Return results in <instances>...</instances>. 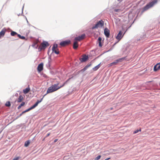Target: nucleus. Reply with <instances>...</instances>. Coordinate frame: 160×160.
Masks as SVG:
<instances>
[{"instance_id":"bb28decb","label":"nucleus","mask_w":160,"mask_h":160,"mask_svg":"<svg viewBox=\"0 0 160 160\" xmlns=\"http://www.w3.org/2000/svg\"><path fill=\"white\" fill-rule=\"evenodd\" d=\"M101 155H98V156L97 157H96L95 159L94 160H98L100 158H101Z\"/></svg>"},{"instance_id":"6e6552de","label":"nucleus","mask_w":160,"mask_h":160,"mask_svg":"<svg viewBox=\"0 0 160 160\" xmlns=\"http://www.w3.org/2000/svg\"><path fill=\"white\" fill-rule=\"evenodd\" d=\"M85 34H83L80 36L75 37L74 40L75 41H80L81 40L83 39L85 37Z\"/></svg>"},{"instance_id":"7ed1b4c3","label":"nucleus","mask_w":160,"mask_h":160,"mask_svg":"<svg viewBox=\"0 0 160 160\" xmlns=\"http://www.w3.org/2000/svg\"><path fill=\"white\" fill-rule=\"evenodd\" d=\"M43 99V98H42L40 100H38L37 102H36V103L33 105V106H32V107H31L30 108H28V109L26 110L23 111V113H25L27 112H28L30 110L33 109L35 108L36 106H37L38 104L39 103H40L42 100Z\"/></svg>"},{"instance_id":"7c9ffc66","label":"nucleus","mask_w":160,"mask_h":160,"mask_svg":"<svg viewBox=\"0 0 160 160\" xmlns=\"http://www.w3.org/2000/svg\"><path fill=\"white\" fill-rule=\"evenodd\" d=\"M24 113H23V112H22L21 113L20 115H19V116H18L17 118H19V117H20V116H21Z\"/></svg>"},{"instance_id":"39448f33","label":"nucleus","mask_w":160,"mask_h":160,"mask_svg":"<svg viewBox=\"0 0 160 160\" xmlns=\"http://www.w3.org/2000/svg\"><path fill=\"white\" fill-rule=\"evenodd\" d=\"M103 25L104 22L102 20H101L99 21V22L95 25V26L92 27V29H93L96 28H98L99 27H102L103 26Z\"/></svg>"},{"instance_id":"cd10ccee","label":"nucleus","mask_w":160,"mask_h":160,"mask_svg":"<svg viewBox=\"0 0 160 160\" xmlns=\"http://www.w3.org/2000/svg\"><path fill=\"white\" fill-rule=\"evenodd\" d=\"M20 158V157H18L14 158H13V159L12 160H18Z\"/></svg>"},{"instance_id":"2f4dec72","label":"nucleus","mask_w":160,"mask_h":160,"mask_svg":"<svg viewBox=\"0 0 160 160\" xmlns=\"http://www.w3.org/2000/svg\"><path fill=\"white\" fill-rule=\"evenodd\" d=\"M114 11H115L116 12H118L119 11V9H115L114 10Z\"/></svg>"},{"instance_id":"aec40b11","label":"nucleus","mask_w":160,"mask_h":160,"mask_svg":"<svg viewBox=\"0 0 160 160\" xmlns=\"http://www.w3.org/2000/svg\"><path fill=\"white\" fill-rule=\"evenodd\" d=\"M52 51L53 52H54L57 54H58L59 52L58 48L57 49H54V50L53 49V50H52Z\"/></svg>"},{"instance_id":"c85d7f7f","label":"nucleus","mask_w":160,"mask_h":160,"mask_svg":"<svg viewBox=\"0 0 160 160\" xmlns=\"http://www.w3.org/2000/svg\"><path fill=\"white\" fill-rule=\"evenodd\" d=\"M25 103L24 102H22V103L20 105L22 107V106H23Z\"/></svg>"},{"instance_id":"6ab92c4d","label":"nucleus","mask_w":160,"mask_h":160,"mask_svg":"<svg viewBox=\"0 0 160 160\" xmlns=\"http://www.w3.org/2000/svg\"><path fill=\"white\" fill-rule=\"evenodd\" d=\"M102 40V38L101 37H99L98 38V40L99 43V46L100 47H101L102 46L101 42Z\"/></svg>"},{"instance_id":"f3484780","label":"nucleus","mask_w":160,"mask_h":160,"mask_svg":"<svg viewBox=\"0 0 160 160\" xmlns=\"http://www.w3.org/2000/svg\"><path fill=\"white\" fill-rule=\"evenodd\" d=\"M30 91V88L29 87L26 88L25 89L23 90V92L25 94H26L28 93Z\"/></svg>"},{"instance_id":"a211bd4d","label":"nucleus","mask_w":160,"mask_h":160,"mask_svg":"<svg viewBox=\"0 0 160 160\" xmlns=\"http://www.w3.org/2000/svg\"><path fill=\"white\" fill-rule=\"evenodd\" d=\"M101 63L98 64L97 66L93 68H92V70L93 71H97L100 67L101 65Z\"/></svg>"},{"instance_id":"c9c22d12","label":"nucleus","mask_w":160,"mask_h":160,"mask_svg":"<svg viewBox=\"0 0 160 160\" xmlns=\"http://www.w3.org/2000/svg\"><path fill=\"white\" fill-rule=\"evenodd\" d=\"M110 159V158H108L105 159L104 160H108Z\"/></svg>"},{"instance_id":"e433bc0d","label":"nucleus","mask_w":160,"mask_h":160,"mask_svg":"<svg viewBox=\"0 0 160 160\" xmlns=\"http://www.w3.org/2000/svg\"><path fill=\"white\" fill-rule=\"evenodd\" d=\"M58 140V139H55L54 140V142H56Z\"/></svg>"},{"instance_id":"f03ea898","label":"nucleus","mask_w":160,"mask_h":160,"mask_svg":"<svg viewBox=\"0 0 160 160\" xmlns=\"http://www.w3.org/2000/svg\"><path fill=\"white\" fill-rule=\"evenodd\" d=\"M157 0H154L152 2H149L142 8V12H144L145 11L149 9V8L152 7L155 4L157 3Z\"/></svg>"},{"instance_id":"f8f14e48","label":"nucleus","mask_w":160,"mask_h":160,"mask_svg":"<svg viewBox=\"0 0 160 160\" xmlns=\"http://www.w3.org/2000/svg\"><path fill=\"white\" fill-rule=\"evenodd\" d=\"M104 33L106 37L108 38L110 35V31L109 29L106 28L104 30Z\"/></svg>"},{"instance_id":"9b49d317","label":"nucleus","mask_w":160,"mask_h":160,"mask_svg":"<svg viewBox=\"0 0 160 160\" xmlns=\"http://www.w3.org/2000/svg\"><path fill=\"white\" fill-rule=\"evenodd\" d=\"M88 57L86 55H83L81 58H80V60L81 62H85L88 59Z\"/></svg>"},{"instance_id":"473e14b6","label":"nucleus","mask_w":160,"mask_h":160,"mask_svg":"<svg viewBox=\"0 0 160 160\" xmlns=\"http://www.w3.org/2000/svg\"><path fill=\"white\" fill-rule=\"evenodd\" d=\"M18 37L20 38L21 36L20 34H17Z\"/></svg>"},{"instance_id":"72a5a7b5","label":"nucleus","mask_w":160,"mask_h":160,"mask_svg":"<svg viewBox=\"0 0 160 160\" xmlns=\"http://www.w3.org/2000/svg\"><path fill=\"white\" fill-rule=\"evenodd\" d=\"M21 107L19 105L18 107V109H19L21 108Z\"/></svg>"},{"instance_id":"9d476101","label":"nucleus","mask_w":160,"mask_h":160,"mask_svg":"<svg viewBox=\"0 0 160 160\" xmlns=\"http://www.w3.org/2000/svg\"><path fill=\"white\" fill-rule=\"evenodd\" d=\"M6 31L7 29L5 28H4L2 29L1 31L0 32V38L3 37L4 36Z\"/></svg>"},{"instance_id":"58836bf2","label":"nucleus","mask_w":160,"mask_h":160,"mask_svg":"<svg viewBox=\"0 0 160 160\" xmlns=\"http://www.w3.org/2000/svg\"><path fill=\"white\" fill-rule=\"evenodd\" d=\"M110 110H112V109H113V108H110Z\"/></svg>"},{"instance_id":"412c9836","label":"nucleus","mask_w":160,"mask_h":160,"mask_svg":"<svg viewBox=\"0 0 160 160\" xmlns=\"http://www.w3.org/2000/svg\"><path fill=\"white\" fill-rule=\"evenodd\" d=\"M30 143V142L29 141H27L25 142L24 146L25 147H27L29 145Z\"/></svg>"},{"instance_id":"f257e3e1","label":"nucleus","mask_w":160,"mask_h":160,"mask_svg":"<svg viewBox=\"0 0 160 160\" xmlns=\"http://www.w3.org/2000/svg\"><path fill=\"white\" fill-rule=\"evenodd\" d=\"M67 82V81H66V82H64L62 85H61L60 86H58V85L59 84L58 83H57L54 84L52 85L51 86H50L48 88V89L47 91V93L45 94L43 96L42 98H43L47 94L55 92V91L58 90L60 88H61L62 87L65 85V84Z\"/></svg>"},{"instance_id":"4be33fe9","label":"nucleus","mask_w":160,"mask_h":160,"mask_svg":"<svg viewBox=\"0 0 160 160\" xmlns=\"http://www.w3.org/2000/svg\"><path fill=\"white\" fill-rule=\"evenodd\" d=\"M58 49V45L56 44H54L52 47V50Z\"/></svg>"},{"instance_id":"20e7f679","label":"nucleus","mask_w":160,"mask_h":160,"mask_svg":"<svg viewBox=\"0 0 160 160\" xmlns=\"http://www.w3.org/2000/svg\"><path fill=\"white\" fill-rule=\"evenodd\" d=\"M125 59V58H119L117 60H116V61H115L114 62L111 63H109L108 64L107 66L108 67H110L112 66L115 65H117V64L119 62H121L122 60H123Z\"/></svg>"},{"instance_id":"0eeeda50","label":"nucleus","mask_w":160,"mask_h":160,"mask_svg":"<svg viewBox=\"0 0 160 160\" xmlns=\"http://www.w3.org/2000/svg\"><path fill=\"white\" fill-rule=\"evenodd\" d=\"M125 33L122 35V33L121 31H120L118 34L117 36L116 37V38L118 40V42L123 37Z\"/></svg>"},{"instance_id":"f704fd0d","label":"nucleus","mask_w":160,"mask_h":160,"mask_svg":"<svg viewBox=\"0 0 160 160\" xmlns=\"http://www.w3.org/2000/svg\"><path fill=\"white\" fill-rule=\"evenodd\" d=\"M50 133H48L47 134V136H46V137H48V136L50 135Z\"/></svg>"},{"instance_id":"423d86ee","label":"nucleus","mask_w":160,"mask_h":160,"mask_svg":"<svg viewBox=\"0 0 160 160\" xmlns=\"http://www.w3.org/2000/svg\"><path fill=\"white\" fill-rule=\"evenodd\" d=\"M49 44L48 42H43L41 43L39 47V49L40 51L44 49L46 47L49 46Z\"/></svg>"},{"instance_id":"dca6fc26","label":"nucleus","mask_w":160,"mask_h":160,"mask_svg":"<svg viewBox=\"0 0 160 160\" xmlns=\"http://www.w3.org/2000/svg\"><path fill=\"white\" fill-rule=\"evenodd\" d=\"M23 99V97L21 95H20L17 99V102H22Z\"/></svg>"},{"instance_id":"b1692460","label":"nucleus","mask_w":160,"mask_h":160,"mask_svg":"<svg viewBox=\"0 0 160 160\" xmlns=\"http://www.w3.org/2000/svg\"><path fill=\"white\" fill-rule=\"evenodd\" d=\"M5 106L7 107H10L11 106L10 102L9 101L7 102L5 104Z\"/></svg>"},{"instance_id":"a878e982","label":"nucleus","mask_w":160,"mask_h":160,"mask_svg":"<svg viewBox=\"0 0 160 160\" xmlns=\"http://www.w3.org/2000/svg\"><path fill=\"white\" fill-rule=\"evenodd\" d=\"M141 129H140L139 130H136L133 132V133L134 134H136V133H138L139 131L141 132Z\"/></svg>"},{"instance_id":"393cba45","label":"nucleus","mask_w":160,"mask_h":160,"mask_svg":"<svg viewBox=\"0 0 160 160\" xmlns=\"http://www.w3.org/2000/svg\"><path fill=\"white\" fill-rule=\"evenodd\" d=\"M91 65V64H90L86 66L83 69V70L84 71L86 70L88 68L89 66H90Z\"/></svg>"},{"instance_id":"4c0bfd02","label":"nucleus","mask_w":160,"mask_h":160,"mask_svg":"<svg viewBox=\"0 0 160 160\" xmlns=\"http://www.w3.org/2000/svg\"><path fill=\"white\" fill-rule=\"evenodd\" d=\"M37 42H35L34 43V45H32V46L33 47L34 46V45H37Z\"/></svg>"},{"instance_id":"c756f323","label":"nucleus","mask_w":160,"mask_h":160,"mask_svg":"<svg viewBox=\"0 0 160 160\" xmlns=\"http://www.w3.org/2000/svg\"><path fill=\"white\" fill-rule=\"evenodd\" d=\"M20 38L21 39H25V38L24 36H21V37Z\"/></svg>"},{"instance_id":"4468645a","label":"nucleus","mask_w":160,"mask_h":160,"mask_svg":"<svg viewBox=\"0 0 160 160\" xmlns=\"http://www.w3.org/2000/svg\"><path fill=\"white\" fill-rule=\"evenodd\" d=\"M160 69V64L158 63L156 65H155L154 67V71H156Z\"/></svg>"},{"instance_id":"ddd939ff","label":"nucleus","mask_w":160,"mask_h":160,"mask_svg":"<svg viewBox=\"0 0 160 160\" xmlns=\"http://www.w3.org/2000/svg\"><path fill=\"white\" fill-rule=\"evenodd\" d=\"M43 69V63H42L38 65L37 69L39 72H40Z\"/></svg>"},{"instance_id":"2eb2a0df","label":"nucleus","mask_w":160,"mask_h":160,"mask_svg":"<svg viewBox=\"0 0 160 160\" xmlns=\"http://www.w3.org/2000/svg\"><path fill=\"white\" fill-rule=\"evenodd\" d=\"M78 47V42L76 41H75L73 43V48L74 49H76Z\"/></svg>"},{"instance_id":"1a4fd4ad","label":"nucleus","mask_w":160,"mask_h":160,"mask_svg":"<svg viewBox=\"0 0 160 160\" xmlns=\"http://www.w3.org/2000/svg\"><path fill=\"white\" fill-rule=\"evenodd\" d=\"M70 43V41L69 40L62 42H60V44L62 47H64L65 46L68 45Z\"/></svg>"},{"instance_id":"5701e85b","label":"nucleus","mask_w":160,"mask_h":160,"mask_svg":"<svg viewBox=\"0 0 160 160\" xmlns=\"http://www.w3.org/2000/svg\"><path fill=\"white\" fill-rule=\"evenodd\" d=\"M17 34L18 33L16 32L13 31H12L11 32V35L12 36H14L15 35Z\"/></svg>"}]
</instances>
